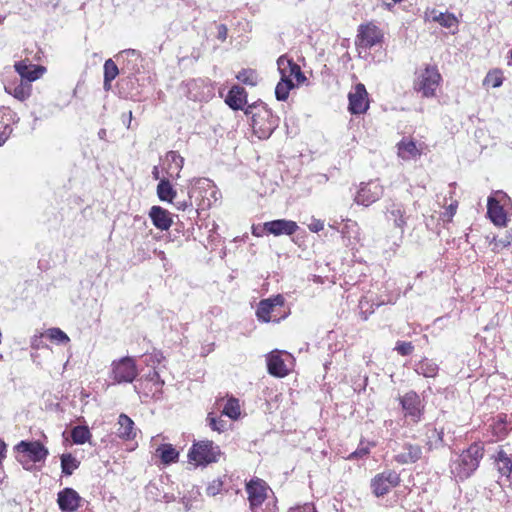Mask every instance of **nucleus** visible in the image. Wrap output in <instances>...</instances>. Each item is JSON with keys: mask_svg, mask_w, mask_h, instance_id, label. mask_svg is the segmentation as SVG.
I'll return each mask as SVG.
<instances>
[{"mask_svg": "<svg viewBox=\"0 0 512 512\" xmlns=\"http://www.w3.org/2000/svg\"><path fill=\"white\" fill-rule=\"evenodd\" d=\"M483 455L484 447L481 443L471 444L468 449L452 460L451 473L460 480L468 478L478 468Z\"/></svg>", "mask_w": 512, "mask_h": 512, "instance_id": "obj_1", "label": "nucleus"}, {"mask_svg": "<svg viewBox=\"0 0 512 512\" xmlns=\"http://www.w3.org/2000/svg\"><path fill=\"white\" fill-rule=\"evenodd\" d=\"M15 458L27 471L35 469L37 463L44 462L48 449L39 441H20L15 447Z\"/></svg>", "mask_w": 512, "mask_h": 512, "instance_id": "obj_2", "label": "nucleus"}, {"mask_svg": "<svg viewBox=\"0 0 512 512\" xmlns=\"http://www.w3.org/2000/svg\"><path fill=\"white\" fill-rule=\"evenodd\" d=\"M223 453L218 445L211 440H201L194 442L188 452L189 463L195 466L206 467L212 463H217Z\"/></svg>", "mask_w": 512, "mask_h": 512, "instance_id": "obj_3", "label": "nucleus"}, {"mask_svg": "<svg viewBox=\"0 0 512 512\" xmlns=\"http://www.w3.org/2000/svg\"><path fill=\"white\" fill-rule=\"evenodd\" d=\"M487 214L497 226H506L508 216L512 214V201L503 191H496L488 198Z\"/></svg>", "mask_w": 512, "mask_h": 512, "instance_id": "obj_4", "label": "nucleus"}, {"mask_svg": "<svg viewBox=\"0 0 512 512\" xmlns=\"http://www.w3.org/2000/svg\"><path fill=\"white\" fill-rule=\"evenodd\" d=\"M442 77L436 66L427 65L416 73L413 89L422 97L431 98L436 96Z\"/></svg>", "mask_w": 512, "mask_h": 512, "instance_id": "obj_5", "label": "nucleus"}, {"mask_svg": "<svg viewBox=\"0 0 512 512\" xmlns=\"http://www.w3.org/2000/svg\"><path fill=\"white\" fill-rule=\"evenodd\" d=\"M285 299L282 295L263 299L259 302L256 310L257 319L261 322H279L285 319L288 311L285 308Z\"/></svg>", "mask_w": 512, "mask_h": 512, "instance_id": "obj_6", "label": "nucleus"}, {"mask_svg": "<svg viewBox=\"0 0 512 512\" xmlns=\"http://www.w3.org/2000/svg\"><path fill=\"white\" fill-rule=\"evenodd\" d=\"M164 381L160 379L157 371H150L134 385L142 401L148 399H159L162 395Z\"/></svg>", "mask_w": 512, "mask_h": 512, "instance_id": "obj_7", "label": "nucleus"}, {"mask_svg": "<svg viewBox=\"0 0 512 512\" xmlns=\"http://www.w3.org/2000/svg\"><path fill=\"white\" fill-rule=\"evenodd\" d=\"M278 126V118L265 107L259 109L252 116V128L259 139L268 138Z\"/></svg>", "mask_w": 512, "mask_h": 512, "instance_id": "obj_8", "label": "nucleus"}, {"mask_svg": "<svg viewBox=\"0 0 512 512\" xmlns=\"http://www.w3.org/2000/svg\"><path fill=\"white\" fill-rule=\"evenodd\" d=\"M399 402L406 418H409L413 423L421 421L425 404L415 391H408L400 396Z\"/></svg>", "mask_w": 512, "mask_h": 512, "instance_id": "obj_9", "label": "nucleus"}, {"mask_svg": "<svg viewBox=\"0 0 512 512\" xmlns=\"http://www.w3.org/2000/svg\"><path fill=\"white\" fill-rule=\"evenodd\" d=\"M112 377L116 383H131L138 375L135 359L123 357L112 362Z\"/></svg>", "mask_w": 512, "mask_h": 512, "instance_id": "obj_10", "label": "nucleus"}, {"mask_svg": "<svg viewBox=\"0 0 512 512\" xmlns=\"http://www.w3.org/2000/svg\"><path fill=\"white\" fill-rule=\"evenodd\" d=\"M384 193V187L378 180L361 183L359 190L355 195V202L359 205L370 206L378 201Z\"/></svg>", "mask_w": 512, "mask_h": 512, "instance_id": "obj_11", "label": "nucleus"}, {"mask_svg": "<svg viewBox=\"0 0 512 512\" xmlns=\"http://www.w3.org/2000/svg\"><path fill=\"white\" fill-rule=\"evenodd\" d=\"M400 483V475L394 470H387L377 474L371 481L373 493L377 496H383L398 486Z\"/></svg>", "mask_w": 512, "mask_h": 512, "instance_id": "obj_12", "label": "nucleus"}, {"mask_svg": "<svg viewBox=\"0 0 512 512\" xmlns=\"http://www.w3.org/2000/svg\"><path fill=\"white\" fill-rule=\"evenodd\" d=\"M269 487L261 479H252L246 484V492L248 494V500L250 508L253 512H259V509L269 492Z\"/></svg>", "mask_w": 512, "mask_h": 512, "instance_id": "obj_13", "label": "nucleus"}, {"mask_svg": "<svg viewBox=\"0 0 512 512\" xmlns=\"http://www.w3.org/2000/svg\"><path fill=\"white\" fill-rule=\"evenodd\" d=\"M383 38L381 30L373 24L360 25L356 37L358 49H368L380 43Z\"/></svg>", "mask_w": 512, "mask_h": 512, "instance_id": "obj_14", "label": "nucleus"}, {"mask_svg": "<svg viewBox=\"0 0 512 512\" xmlns=\"http://www.w3.org/2000/svg\"><path fill=\"white\" fill-rule=\"evenodd\" d=\"M349 111L352 114H363L369 108L368 93L364 84L358 83L348 95Z\"/></svg>", "mask_w": 512, "mask_h": 512, "instance_id": "obj_15", "label": "nucleus"}, {"mask_svg": "<svg viewBox=\"0 0 512 512\" xmlns=\"http://www.w3.org/2000/svg\"><path fill=\"white\" fill-rule=\"evenodd\" d=\"M385 215L387 221L393 223L394 227L399 229L401 234H403L409 219V215L404 204L392 201L386 206Z\"/></svg>", "mask_w": 512, "mask_h": 512, "instance_id": "obj_16", "label": "nucleus"}, {"mask_svg": "<svg viewBox=\"0 0 512 512\" xmlns=\"http://www.w3.org/2000/svg\"><path fill=\"white\" fill-rule=\"evenodd\" d=\"M277 66L281 74V79L292 82L295 80L297 84H300L306 80V77L302 73L300 66L294 63L285 55H282L278 58Z\"/></svg>", "mask_w": 512, "mask_h": 512, "instance_id": "obj_17", "label": "nucleus"}, {"mask_svg": "<svg viewBox=\"0 0 512 512\" xmlns=\"http://www.w3.org/2000/svg\"><path fill=\"white\" fill-rule=\"evenodd\" d=\"M192 188L188 191L187 198L183 200H176L173 202L174 206L181 211H185L189 208H192V197L195 195L197 190H211V193L214 195L216 193L212 182L207 178H198L191 181Z\"/></svg>", "mask_w": 512, "mask_h": 512, "instance_id": "obj_18", "label": "nucleus"}, {"mask_svg": "<svg viewBox=\"0 0 512 512\" xmlns=\"http://www.w3.org/2000/svg\"><path fill=\"white\" fill-rule=\"evenodd\" d=\"M82 502L79 493L72 488H64L57 494V503L62 512H75Z\"/></svg>", "mask_w": 512, "mask_h": 512, "instance_id": "obj_19", "label": "nucleus"}, {"mask_svg": "<svg viewBox=\"0 0 512 512\" xmlns=\"http://www.w3.org/2000/svg\"><path fill=\"white\" fill-rule=\"evenodd\" d=\"M424 147L423 143H416L413 139L405 137L397 144V154L405 161L416 159L421 156Z\"/></svg>", "mask_w": 512, "mask_h": 512, "instance_id": "obj_20", "label": "nucleus"}, {"mask_svg": "<svg viewBox=\"0 0 512 512\" xmlns=\"http://www.w3.org/2000/svg\"><path fill=\"white\" fill-rule=\"evenodd\" d=\"M298 225L295 221L278 219L263 224V230L274 236L292 235L298 230Z\"/></svg>", "mask_w": 512, "mask_h": 512, "instance_id": "obj_21", "label": "nucleus"}, {"mask_svg": "<svg viewBox=\"0 0 512 512\" xmlns=\"http://www.w3.org/2000/svg\"><path fill=\"white\" fill-rule=\"evenodd\" d=\"M423 450L420 445L404 443L402 450L394 456V460L401 465L413 464L422 459Z\"/></svg>", "mask_w": 512, "mask_h": 512, "instance_id": "obj_22", "label": "nucleus"}, {"mask_svg": "<svg viewBox=\"0 0 512 512\" xmlns=\"http://www.w3.org/2000/svg\"><path fill=\"white\" fill-rule=\"evenodd\" d=\"M5 92L12 95L19 101H25L31 96L32 85L29 81L15 79L9 81L4 86Z\"/></svg>", "mask_w": 512, "mask_h": 512, "instance_id": "obj_23", "label": "nucleus"}, {"mask_svg": "<svg viewBox=\"0 0 512 512\" xmlns=\"http://www.w3.org/2000/svg\"><path fill=\"white\" fill-rule=\"evenodd\" d=\"M283 356H285L286 358L290 357L288 353L282 354L279 351H273L269 354L267 358V366L268 371L271 375L277 377H284L289 373V368L285 364Z\"/></svg>", "mask_w": 512, "mask_h": 512, "instance_id": "obj_24", "label": "nucleus"}, {"mask_svg": "<svg viewBox=\"0 0 512 512\" xmlns=\"http://www.w3.org/2000/svg\"><path fill=\"white\" fill-rule=\"evenodd\" d=\"M14 67L20 76L19 79L29 81L30 84L32 81L39 79L46 71L45 67L27 63L26 61L16 62Z\"/></svg>", "mask_w": 512, "mask_h": 512, "instance_id": "obj_25", "label": "nucleus"}, {"mask_svg": "<svg viewBox=\"0 0 512 512\" xmlns=\"http://www.w3.org/2000/svg\"><path fill=\"white\" fill-rule=\"evenodd\" d=\"M184 165V158L177 151H169L164 158V170L171 179H178Z\"/></svg>", "mask_w": 512, "mask_h": 512, "instance_id": "obj_26", "label": "nucleus"}, {"mask_svg": "<svg viewBox=\"0 0 512 512\" xmlns=\"http://www.w3.org/2000/svg\"><path fill=\"white\" fill-rule=\"evenodd\" d=\"M116 435L123 441L134 440L137 436V429L134 421L126 414L122 413L118 417Z\"/></svg>", "mask_w": 512, "mask_h": 512, "instance_id": "obj_27", "label": "nucleus"}, {"mask_svg": "<svg viewBox=\"0 0 512 512\" xmlns=\"http://www.w3.org/2000/svg\"><path fill=\"white\" fill-rule=\"evenodd\" d=\"M149 217L153 225L160 230H168L173 222L170 212L161 206H152Z\"/></svg>", "mask_w": 512, "mask_h": 512, "instance_id": "obj_28", "label": "nucleus"}, {"mask_svg": "<svg viewBox=\"0 0 512 512\" xmlns=\"http://www.w3.org/2000/svg\"><path fill=\"white\" fill-rule=\"evenodd\" d=\"M247 94L243 87L234 85L228 92L225 102L229 105L230 108L234 110H239L244 107L246 104Z\"/></svg>", "mask_w": 512, "mask_h": 512, "instance_id": "obj_29", "label": "nucleus"}, {"mask_svg": "<svg viewBox=\"0 0 512 512\" xmlns=\"http://www.w3.org/2000/svg\"><path fill=\"white\" fill-rule=\"evenodd\" d=\"M425 17L427 20L438 22L441 26L445 28L451 29L457 28L458 26L457 18L451 13H442L436 11L435 9H432L425 13Z\"/></svg>", "mask_w": 512, "mask_h": 512, "instance_id": "obj_30", "label": "nucleus"}, {"mask_svg": "<svg viewBox=\"0 0 512 512\" xmlns=\"http://www.w3.org/2000/svg\"><path fill=\"white\" fill-rule=\"evenodd\" d=\"M157 195L161 201L173 203L174 199H176L177 192L171 185L169 179L163 178L160 179L157 185Z\"/></svg>", "mask_w": 512, "mask_h": 512, "instance_id": "obj_31", "label": "nucleus"}, {"mask_svg": "<svg viewBox=\"0 0 512 512\" xmlns=\"http://www.w3.org/2000/svg\"><path fill=\"white\" fill-rule=\"evenodd\" d=\"M497 468L502 476L510 477L512 475V458L503 449L499 450L495 458Z\"/></svg>", "mask_w": 512, "mask_h": 512, "instance_id": "obj_32", "label": "nucleus"}, {"mask_svg": "<svg viewBox=\"0 0 512 512\" xmlns=\"http://www.w3.org/2000/svg\"><path fill=\"white\" fill-rule=\"evenodd\" d=\"M11 116V110L6 107H0V145H2L9 134L11 133V128L9 125Z\"/></svg>", "mask_w": 512, "mask_h": 512, "instance_id": "obj_33", "label": "nucleus"}, {"mask_svg": "<svg viewBox=\"0 0 512 512\" xmlns=\"http://www.w3.org/2000/svg\"><path fill=\"white\" fill-rule=\"evenodd\" d=\"M426 428H427V431H426V437H427L426 446H427V450L431 451L432 449L437 448V447H439V446H441L443 444L444 433H443L442 430H438L435 427L430 426V425L427 426Z\"/></svg>", "mask_w": 512, "mask_h": 512, "instance_id": "obj_34", "label": "nucleus"}, {"mask_svg": "<svg viewBox=\"0 0 512 512\" xmlns=\"http://www.w3.org/2000/svg\"><path fill=\"white\" fill-rule=\"evenodd\" d=\"M157 453L164 464L177 462L179 452L171 444H163L157 449Z\"/></svg>", "mask_w": 512, "mask_h": 512, "instance_id": "obj_35", "label": "nucleus"}, {"mask_svg": "<svg viewBox=\"0 0 512 512\" xmlns=\"http://www.w3.org/2000/svg\"><path fill=\"white\" fill-rule=\"evenodd\" d=\"M119 73L117 65L112 59H108L104 63V84L103 87L106 91L111 89V82L117 77Z\"/></svg>", "mask_w": 512, "mask_h": 512, "instance_id": "obj_36", "label": "nucleus"}, {"mask_svg": "<svg viewBox=\"0 0 512 512\" xmlns=\"http://www.w3.org/2000/svg\"><path fill=\"white\" fill-rule=\"evenodd\" d=\"M438 365L429 359H424L416 364L415 371L424 377H435L438 373Z\"/></svg>", "mask_w": 512, "mask_h": 512, "instance_id": "obj_37", "label": "nucleus"}, {"mask_svg": "<svg viewBox=\"0 0 512 512\" xmlns=\"http://www.w3.org/2000/svg\"><path fill=\"white\" fill-rule=\"evenodd\" d=\"M222 414L228 416L229 418L236 420L241 414V408L239 404V400L234 397H230L227 399Z\"/></svg>", "mask_w": 512, "mask_h": 512, "instance_id": "obj_38", "label": "nucleus"}, {"mask_svg": "<svg viewBox=\"0 0 512 512\" xmlns=\"http://www.w3.org/2000/svg\"><path fill=\"white\" fill-rule=\"evenodd\" d=\"M80 462L72 454H63L61 456L62 473L70 476L79 467Z\"/></svg>", "mask_w": 512, "mask_h": 512, "instance_id": "obj_39", "label": "nucleus"}, {"mask_svg": "<svg viewBox=\"0 0 512 512\" xmlns=\"http://www.w3.org/2000/svg\"><path fill=\"white\" fill-rule=\"evenodd\" d=\"M43 335L57 344L65 345L70 342V338L60 328H49L44 332Z\"/></svg>", "mask_w": 512, "mask_h": 512, "instance_id": "obj_40", "label": "nucleus"}, {"mask_svg": "<svg viewBox=\"0 0 512 512\" xmlns=\"http://www.w3.org/2000/svg\"><path fill=\"white\" fill-rule=\"evenodd\" d=\"M71 437L75 444H84L90 439L91 433L86 426H76L71 431Z\"/></svg>", "mask_w": 512, "mask_h": 512, "instance_id": "obj_41", "label": "nucleus"}, {"mask_svg": "<svg viewBox=\"0 0 512 512\" xmlns=\"http://www.w3.org/2000/svg\"><path fill=\"white\" fill-rule=\"evenodd\" d=\"M295 84L292 81H288L285 79H281L275 88L276 98L280 101H285L289 92L292 88H294Z\"/></svg>", "mask_w": 512, "mask_h": 512, "instance_id": "obj_42", "label": "nucleus"}, {"mask_svg": "<svg viewBox=\"0 0 512 512\" xmlns=\"http://www.w3.org/2000/svg\"><path fill=\"white\" fill-rule=\"evenodd\" d=\"M236 78L243 84L249 86H255L258 83V74L253 69H243L237 75Z\"/></svg>", "mask_w": 512, "mask_h": 512, "instance_id": "obj_43", "label": "nucleus"}, {"mask_svg": "<svg viewBox=\"0 0 512 512\" xmlns=\"http://www.w3.org/2000/svg\"><path fill=\"white\" fill-rule=\"evenodd\" d=\"M502 83H503V75L500 70L490 71L486 75L484 82H483L484 85L490 86L493 88L500 87L502 85Z\"/></svg>", "mask_w": 512, "mask_h": 512, "instance_id": "obj_44", "label": "nucleus"}, {"mask_svg": "<svg viewBox=\"0 0 512 512\" xmlns=\"http://www.w3.org/2000/svg\"><path fill=\"white\" fill-rule=\"evenodd\" d=\"M374 443H364V441H361L358 448L352 452L347 459L353 460L358 458H363L367 456L370 453V448L373 447Z\"/></svg>", "mask_w": 512, "mask_h": 512, "instance_id": "obj_45", "label": "nucleus"}, {"mask_svg": "<svg viewBox=\"0 0 512 512\" xmlns=\"http://www.w3.org/2000/svg\"><path fill=\"white\" fill-rule=\"evenodd\" d=\"M413 345L411 342L399 341L396 344L395 350L402 356L410 355L413 352Z\"/></svg>", "mask_w": 512, "mask_h": 512, "instance_id": "obj_46", "label": "nucleus"}, {"mask_svg": "<svg viewBox=\"0 0 512 512\" xmlns=\"http://www.w3.org/2000/svg\"><path fill=\"white\" fill-rule=\"evenodd\" d=\"M457 207H458V202L452 201L446 208L445 212L442 213V216H441L442 219L447 222L452 221V218L456 213Z\"/></svg>", "mask_w": 512, "mask_h": 512, "instance_id": "obj_47", "label": "nucleus"}, {"mask_svg": "<svg viewBox=\"0 0 512 512\" xmlns=\"http://www.w3.org/2000/svg\"><path fill=\"white\" fill-rule=\"evenodd\" d=\"M222 490V482L220 480H213L206 488V493L209 496H216Z\"/></svg>", "mask_w": 512, "mask_h": 512, "instance_id": "obj_48", "label": "nucleus"}, {"mask_svg": "<svg viewBox=\"0 0 512 512\" xmlns=\"http://www.w3.org/2000/svg\"><path fill=\"white\" fill-rule=\"evenodd\" d=\"M308 228L312 232H319L324 228V222L320 219L312 218L311 223L308 224Z\"/></svg>", "mask_w": 512, "mask_h": 512, "instance_id": "obj_49", "label": "nucleus"}, {"mask_svg": "<svg viewBox=\"0 0 512 512\" xmlns=\"http://www.w3.org/2000/svg\"><path fill=\"white\" fill-rule=\"evenodd\" d=\"M209 420V424H210V427L215 430V431H218V432H221L224 430V422L222 420H217L216 418H213V417H209L208 418Z\"/></svg>", "mask_w": 512, "mask_h": 512, "instance_id": "obj_50", "label": "nucleus"}, {"mask_svg": "<svg viewBox=\"0 0 512 512\" xmlns=\"http://www.w3.org/2000/svg\"><path fill=\"white\" fill-rule=\"evenodd\" d=\"M227 37V27L224 24L218 26V39L224 41Z\"/></svg>", "mask_w": 512, "mask_h": 512, "instance_id": "obj_51", "label": "nucleus"}, {"mask_svg": "<svg viewBox=\"0 0 512 512\" xmlns=\"http://www.w3.org/2000/svg\"><path fill=\"white\" fill-rule=\"evenodd\" d=\"M42 336H44L43 334L40 335V336H34L31 340V347L34 348V349H40L41 346H42Z\"/></svg>", "mask_w": 512, "mask_h": 512, "instance_id": "obj_52", "label": "nucleus"}, {"mask_svg": "<svg viewBox=\"0 0 512 512\" xmlns=\"http://www.w3.org/2000/svg\"><path fill=\"white\" fill-rule=\"evenodd\" d=\"M510 244L508 240L495 241L493 250L498 251L500 248L507 247Z\"/></svg>", "mask_w": 512, "mask_h": 512, "instance_id": "obj_53", "label": "nucleus"}, {"mask_svg": "<svg viewBox=\"0 0 512 512\" xmlns=\"http://www.w3.org/2000/svg\"><path fill=\"white\" fill-rule=\"evenodd\" d=\"M383 5L388 9H391L396 3L401 2L402 0H381Z\"/></svg>", "mask_w": 512, "mask_h": 512, "instance_id": "obj_54", "label": "nucleus"}, {"mask_svg": "<svg viewBox=\"0 0 512 512\" xmlns=\"http://www.w3.org/2000/svg\"><path fill=\"white\" fill-rule=\"evenodd\" d=\"M308 511H309V507L303 506V507L291 508L288 512H308Z\"/></svg>", "mask_w": 512, "mask_h": 512, "instance_id": "obj_55", "label": "nucleus"}, {"mask_svg": "<svg viewBox=\"0 0 512 512\" xmlns=\"http://www.w3.org/2000/svg\"><path fill=\"white\" fill-rule=\"evenodd\" d=\"M152 175H153L154 179L160 180V172H159L158 166H154V168L152 170Z\"/></svg>", "mask_w": 512, "mask_h": 512, "instance_id": "obj_56", "label": "nucleus"}, {"mask_svg": "<svg viewBox=\"0 0 512 512\" xmlns=\"http://www.w3.org/2000/svg\"><path fill=\"white\" fill-rule=\"evenodd\" d=\"M368 304H369V302H368L365 298H362V299L360 300V302H359V307H360V309H361V313H362L363 315H364V313H365L363 310H364L365 306H366V305H368Z\"/></svg>", "mask_w": 512, "mask_h": 512, "instance_id": "obj_57", "label": "nucleus"}, {"mask_svg": "<svg viewBox=\"0 0 512 512\" xmlns=\"http://www.w3.org/2000/svg\"><path fill=\"white\" fill-rule=\"evenodd\" d=\"M106 135H107V131H106V129H100V130H99V132H98V136H99V138H100V139L105 140Z\"/></svg>", "mask_w": 512, "mask_h": 512, "instance_id": "obj_58", "label": "nucleus"}, {"mask_svg": "<svg viewBox=\"0 0 512 512\" xmlns=\"http://www.w3.org/2000/svg\"><path fill=\"white\" fill-rule=\"evenodd\" d=\"M252 234H253L254 236H256V237H260V236H262V232H261L260 230H258V228H256V227H253V229H252Z\"/></svg>", "mask_w": 512, "mask_h": 512, "instance_id": "obj_59", "label": "nucleus"}, {"mask_svg": "<svg viewBox=\"0 0 512 512\" xmlns=\"http://www.w3.org/2000/svg\"><path fill=\"white\" fill-rule=\"evenodd\" d=\"M131 120H132V112L130 111L129 115H128V128L130 127Z\"/></svg>", "mask_w": 512, "mask_h": 512, "instance_id": "obj_60", "label": "nucleus"}, {"mask_svg": "<svg viewBox=\"0 0 512 512\" xmlns=\"http://www.w3.org/2000/svg\"><path fill=\"white\" fill-rule=\"evenodd\" d=\"M200 205L202 206V208H204V207H205V205H208V206H209V205H210V202L208 201V203H207V204H205V200L203 199V200H202V203H201Z\"/></svg>", "mask_w": 512, "mask_h": 512, "instance_id": "obj_61", "label": "nucleus"}, {"mask_svg": "<svg viewBox=\"0 0 512 512\" xmlns=\"http://www.w3.org/2000/svg\"><path fill=\"white\" fill-rule=\"evenodd\" d=\"M124 52H126V53H131V54H135V53H136V51H135V50H131V49H129V50H125Z\"/></svg>", "mask_w": 512, "mask_h": 512, "instance_id": "obj_62", "label": "nucleus"}]
</instances>
